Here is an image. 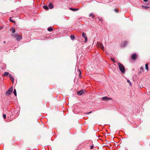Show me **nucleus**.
I'll return each instance as SVG.
<instances>
[{"label":"nucleus","mask_w":150,"mask_h":150,"mask_svg":"<svg viewBox=\"0 0 150 150\" xmlns=\"http://www.w3.org/2000/svg\"><path fill=\"white\" fill-rule=\"evenodd\" d=\"M84 91L83 90H81L80 91H77V94L79 95H82L84 93Z\"/></svg>","instance_id":"6e6552de"},{"label":"nucleus","mask_w":150,"mask_h":150,"mask_svg":"<svg viewBox=\"0 0 150 150\" xmlns=\"http://www.w3.org/2000/svg\"><path fill=\"white\" fill-rule=\"evenodd\" d=\"M3 117L4 119L6 118V115L5 114H3Z\"/></svg>","instance_id":"bb28decb"},{"label":"nucleus","mask_w":150,"mask_h":150,"mask_svg":"<svg viewBox=\"0 0 150 150\" xmlns=\"http://www.w3.org/2000/svg\"><path fill=\"white\" fill-rule=\"evenodd\" d=\"M144 69L143 67H141L140 68V73H142L144 72Z\"/></svg>","instance_id":"4468645a"},{"label":"nucleus","mask_w":150,"mask_h":150,"mask_svg":"<svg viewBox=\"0 0 150 150\" xmlns=\"http://www.w3.org/2000/svg\"><path fill=\"white\" fill-rule=\"evenodd\" d=\"M82 37L85 39V42H86L87 41V37L86 35V34L84 33H82Z\"/></svg>","instance_id":"423d86ee"},{"label":"nucleus","mask_w":150,"mask_h":150,"mask_svg":"<svg viewBox=\"0 0 150 150\" xmlns=\"http://www.w3.org/2000/svg\"><path fill=\"white\" fill-rule=\"evenodd\" d=\"M142 7L143 8V9L146 10H147L148 8H150V7L147 6H142Z\"/></svg>","instance_id":"ddd939ff"},{"label":"nucleus","mask_w":150,"mask_h":150,"mask_svg":"<svg viewBox=\"0 0 150 150\" xmlns=\"http://www.w3.org/2000/svg\"><path fill=\"white\" fill-rule=\"evenodd\" d=\"M127 83H129V86H131V85H132V83L130 82V81L129 80H127Z\"/></svg>","instance_id":"b1692460"},{"label":"nucleus","mask_w":150,"mask_h":150,"mask_svg":"<svg viewBox=\"0 0 150 150\" xmlns=\"http://www.w3.org/2000/svg\"><path fill=\"white\" fill-rule=\"evenodd\" d=\"M91 112H91V111L90 112H88L87 113V114H90V113H91Z\"/></svg>","instance_id":"c756f323"},{"label":"nucleus","mask_w":150,"mask_h":150,"mask_svg":"<svg viewBox=\"0 0 150 150\" xmlns=\"http://www.w3.org/2000/svg\"><path fill=\"white\" fill-rule=\"evenodd\" d=\"M79 71H80V70H79ZM80 71V73H81V71Z\"/></svg>","instance_id":"2f4dec72"},{"label":"nucleus","mask_w":150,"mask_h":150,"mask_svg":"<svg viewBox=\"0 0 150 150\" xmlns=\"http://www.w3.org/2000/svg\"><path fill=\"white\" fill-rule=\"evenodd\" d=\"M9 74V73L7 72H5L4 74H3V76H7Z\"/></svg>","instance_id":"dca6fc26"},{"label":"nucleus","mask_w":150,"mask_h":150,"mask_svg":"<svg viewBox=\"0 0 150 150\" xmlns=\"http://www.w3.org/2000/svg\"><path fill=\"white\" fill-rule=\"evenodd\" d=\"M89 16H91L93 18L95 16L93 14V13H91L90 14Z\"/></svg>","instance_id":"5701e85b"},{"label":"nucleus","mask_w":150,"mask_h":150,"mask_svg":"<svg viewBox=\"0 0 150 150\" xmlns=\"http://www.w3.org/2000/svg\"><path fill=\"white\" fill-rule=\"evenodd\" d=\"M4 43H5V41H4Z\"/></svg>","instance_id":"473e14b6"},{"label":"nucleus","mask_w":150,"mask_h":150,"mask_svg":"<svg viewBox=\"0 0 150 150\" xmlns=\"http://www.w3.org/2000/svg\"><path fill=\"white\" fill-rule=\"evenodd\" d=\"M102 99L103 100H106V101H108L112 99L111 98H108L107 96L103 97L102 98Z\"/></svg>","instance_id":"39448f33"},{"label":"nucleus","mask_w":150,"mask_h":150,"mask_svg":"<svg viewBox=\"0 0 150 150\" xmlns=\"http://www.w3.org/2000/svg\"><path fill=\"white\" fill-rule=\"evenodd\" d=\"M70 38L71 40H73L75 38V36L74 35H71L70 36Z\"/></svg>","instance_id":"aec40b11"},{"label":"nucleus","mask_w":150,"mask_h":150,"mask_svg":"<svg viewBox=\"0 0 150 150\" xmlns=\"http://www.w3.org/2000/svg\"><path fill=\"white\" fill-rule=\"evenodd\" d=\"M49 8L52 9L54 8L53 4L51 3H50L48 5Z\"/></svg>","instance_id":"9d476101"},{"label":"nucleus","mask_w":150,"mask_h":150,"mask_svg":"<svg viewBox=\"0 0 150 150\" xmlns=\"http://www.w3.org/2000/svg\"><path fill=\"white\" fill-rule=\"evenodd\" d=\"M148 64H146L145 65V68L147 70H149L148 68Z\"/></svg>","instance_id":"412c9836"},{"label":"nucleus","mask_w":150,"mask_h":150,"mask_svg":"<svg viewBox=\"0 0 150 150\" xmlns=\"http://www.w3.org/2000/svg\"><path fill=\"white\" fill-rule=\"evenodd\" d=\"M93 147H94V146L93 145H92L91 146V147H90L91 149H93Z\"/></svg>","instance_id":"cd10ccee"},{"label":"nucleus","mask_w":150,"mask_h":150,"mask_svg":"<svg viewBox=\"0 0 150 150\" xmlns=\"http://www.w3.org/2000/svg\"><path fill=\"white\" fill-rule=\"evenodd\" d=\"M69 9L72 11H77L79 10V8H69Z\"/></svg>","instance_id":"f8f14e48"},{"label":"nucleus","mask_w":150,"mask_h":150,"mask_svg":"<svg viewBox=\"0 0 150 150\" xmlns=\"http://www.w3.org/2000/svg\"><path fill=\"white\" fill-rule=\"evenodd\" d=\"M119 69L122 73H124L125 71V68L123 64L120 63H119L118 64Z\"/></svg>","instance_id":"f257e3e1"},{"label":"nucleus","mask_w":150,"mask_h":150,"mask_svg":"<svg viewBox=\"0 0 150 150\" xmlns=\"http://www.w3.org/2000/svg\"><path fill=\"white\" fill-rule=\"evenodd\" d=\"M13 90V87L12 86L11 87L9 88L8 90L6 92V94H7L10 95L12 92Z\"/></svg>","instance_id":"7ed1b4c3"},{"label":"nucleus","mask_w":150,"mask_h":150,"mask_svg":"<svg viewBox=\"0 0 150 150\" xmlns=\"http://www.w3.org/2000/svg\"><path fill=\"white\" fill-rule=\"evenodd\" d=\"M10 78L11 80V81L13 83L14 82V78L11 75V74L9 75Z\"/></svg>","instance_id":"9b49d317"},{"label":"nucleus","mask_w":150,"mask_h":150,"mask_svg":"<svg viewBox=\"0 0 150 150\" xmlns=\"http://www.w3.org/2000/svg\"><path fill=\"white\" fill-rule=\"evenodd\" d=\"M127 43L128 42L126 41L122 43L121 45L122 47H125L127 45Z\"/></svg>","instance_id":"1a4fd4ad"},{"label":"nucleus","mask_w":150,"mask_h":150,"mask_svg":"<svg viewBox=\"0 0 150 150\" xmlns=\"http://www.w3.org/2000/svg\"><path fill=\"white\" fill-rule=\"evenodd\" d=\"M10 30L13 33H14L16 31L15 29L14 28H12L10 29Z\"/></svg>","instance_id":"2eb2a0df"},{"label":"nucleus","mask_w":150,"mask_h":150,"mask_svg":"<svg viewBox=\"0 0 150 150\" xmlns=\"http://www.w3.org/2000/svg\"><path fill=\"white\" fill-rule=\"evenodd\" d=\"M13 93L15 96H16L17 95V93H16V89H14L13 91Z\"/></svg>","instance_id":"4be33fe9"},{"label":"nucleus","mask_w":150,"mask_h":150,"mask_svg":"<svg viewBox=\"0 0 150 150\" xmlns=\"http://www.w3.org/2000/svg\"><path fill=\"white\" fill-rule=\"evenodd\" d=\"M43 8L44 9H46L47 10L49 9L48 6H43Z\"/></svg>","instance_id":"a211bd4d"},{"label":"nucleus","mask_w":150,"mask_h":150,"mask_svg":"<svg viewBox=\"0 0 150 150\" xmlns=\"http://www.w3.org/2000/svg\"><path fill=\"white\" fill-rule=\"evenodd\" d=\"M100 20L101 21L102 20V19H100Z\"/></svg>","instance_id":"7c9ffc66"},{"label":"nucleus","mask_w":150,"mask_h":150,"mask_svg":"<svg viewBox=\"0 0 150 150\" xmlns=\"http://www.w3.org/2000/svg\"><path fill=\"white\" fill-rule=\"evenodd\" d=\"M149 93H150V91L149 92Z\"/></svg>","instance_id":"72a5a7b5"},{"label":"nucleus","mask_w":150,"mask_h":150,"mask_svg":"<svg viewBox=\"0 0 150 150\" xmlns=\"http://www.w3.org/2000/svg\"><path fill=\"white\" fill-rule=\"evenodd\" d=\"M47 30L51 32L53 30V29L52 27H50L48 28Z\"/></svg>","instance_id":"6ab92c4d"},{"label":"nucleus","mask_w":150,"mask_h":150,"mask_svg":"<svg viewBox=\"0 0 150 150\" xmlns=\"http://www.w3.org/2000/svg\"><path fill=\"white\" fill-rule=\"evenodd\" d=\"M137 55L135 53L133 54L132 55V58L133 60H135L137 58Z\"/></svg>","instance_id":"0eeeda50"},{"label":"nucleus","mask_w":150,"mask_h":150,"mask_svg":"<svg viewBox=\"0 0 150 150\" xmlns=\"http://www.w3.org/2000/svg\"><path fill=\"white\" fill-rule=\"evenodd\" d=\"M97 45H98V47L102 49L103 50H104V47L103 44L102 43L100 42H97Z\"/></svg>","instance_id":"20e7f679"},{"label":"nucleus","mask_w":150,"mask_h":150,"mask_svg":"<svg viewBox=\"0 0 150 150\" xmlns=\"http://www.w3.org/2000/svg\"><path fill=\"white\" fill-rule=\"evenodd\" d=\"M12 17H10L9 18V20L11 22H12L13 23H15V21H14V20L12 19Z\"/></svg>","instance_id":"f3484780"},{"label":"nucleus","mask_w":150,"mask_h":150,"mask_svg":"<svg viewBox=\"0 0 150 150\" xmlns=\"http://www.w3.org/2000/svg\"><path fill=\"white\" fill-rule=\"evenodd\" d=\"M13 35L15 37L16 39L18 41H20L22 38V37L18 34H14Z\"/></svg>","instance_id":"f03ea898"},{"label":"nucleus","mask_w":150,"mask_h":150,"mask_svg":"<svg viewBox=\"0 0 150 150\" xmlns=\"http://www.w3.org/2000/svg\"><path fill=\"white\" fill-rule=\"evenodd\" d=\"M114 10L116 12L118 13L119 11V10L117 9H115Z\"/></svg>","instance_id":"a878e982"},{"label":"nucleus","mask_w":150,"mask_h":150,"mask_svg":"<svg viewBox=\"0 0 150 150\" xmlns=\"http://www.w3.org/2000/svg\"><path fill=\"white\" fill-rule=\"evenodd\" d=\"M111 59L112 61H113V62L114 63H115V61L114 60V59L112 58H111Z\"/></svg>","instance_id":"393cba45"},{"label":"nucleus","mask_w":150,"mask_h":150,"mask_svg":"<svg viewBox=\"0 0 150 150\" xmlns=\"http://www.w3.org/2000/svg\"><path fill=\"white\" fill-rule=\"evenodd\" d=\"M144 2H146L148 1V0H143Z\"/></svg>","instance_id":"c85d7f7f"}]
</instances>
